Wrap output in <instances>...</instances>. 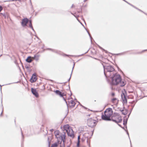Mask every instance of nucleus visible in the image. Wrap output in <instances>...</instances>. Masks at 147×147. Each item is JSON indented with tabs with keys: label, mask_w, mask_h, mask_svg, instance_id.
Masks as SVG:
<instances>
[{
	"label": "nucleus",
	"mask_w": 147,
	"mask_h": 147,
	"mask_svg": "<svg viewBox=\"0 0 147 147\" xmlns=\"http://www.w3.org/2000/svg\"><path fill=\"white\" fill-rule=\"evenodd\" d=\"M55 92L57 94L59 95L61 97H63L64 95V93H61L60 91L58 90H56Z\"/></svg>",
	"instance_id": "obj_15"
},
{
	"label": "nucleus",
	"mask_w": 147,
	"mask_h": 147,
	"mask_svg": "<svg viewBox=\"0 0 147 147\" xmlns=\"http://www.w3.org/2000/svg\"><path fill=\"white\" fill-rule=\"evenodd\" d=\"M32 58L30 56L28 57L26 59V61L28 63H31L32 60L31 59Z\"/></svg>",
	"instance_id": "obj_16"
},
{
	"label": "nucleus",
	"mask_w": 147,
	"mask_h": 147,
	"mask_svg": "<svg viewBox=\"0 0 147 147\" xmlns=\"http://www.w3.org/2000/svg\"><path fill=\"white\" fill-rule=\"evenodd\" d=\"M121 97L123 102L124 103H126L127 102V100L125 95L123 94V95H121Z\"/></svg>",
	"instance_id": "obj_14"
},
{
	"label": "nucleus",
	"mask_w": 147,
	"mask_h": 147,
	"mask_svg": "<svg viewBox=\"0 0 147 147\" xmlns=\"http://www.w3.org/2000/svg\"><path fill=\"white\" fill-rule=\"evenodd\" d=\"M39 57V56L38 55H35L34 57H32V59H36V60H38V57Z\"/></svg>",
	"instance_id": "obj_17"
},
{
	"label": "nucleus",
	"mask_w": 147,
	"mask_h": 147,
	"mask_svg": "<svg viewBox=\"0 0 147 147\" xmlns=\"http://www.w3.org/2000/svg\"><path fill=\"white\" fill-rule=\"evenodd\" d=\"M87 0H84V2H85V1H86Z\"/></svg>",
	"instance_id": "obj_24"
},
{
	"label": "nucleus",
	"mask_w": 147,
	"mask_h": 147,
	"mask_svg": "<svg viewBox=\"0 0 147 147\" xmlns=\"http://www.w3.org/2000/svg\"><path fill=\"white\" fill-rule=\"evenodd\" d=\"M97 122L96 120L92 118H90L88 120L87 124L89 127H92L96 126Z\"/></svg>",
	"instance_id": "obj_7"
},
{
	"label": "nucleus",
	"mask_w": 147,
	"mask_h": 147,
	"mask_svg": "<svg viewBox=\"0 0 147 147\" xmlns=\"http://www.w3.org/2000/svg\"><path fill=\"white\" fill-rule=\"evenodd\" d=\"M66 56H69V55H66Z\"/></svg>",
	"instance_id": "obj_25"
},
{
	"label": "nucleus",
	"mask_w": 147,
	"mask_h": 147,
	"mask_svg": "<svg viewBox=\"0 0 147 147\" xmlns=\"http://www.w3.org/2000/svg\"><path fill=\"white\" fill-rule=\"evenodd\" d=\"M111 102L114 105H117L118 102V100L116 98H114L112 99Z\"/></svg>",
	"instance_id": "obj_13"
},
{
	"label": "nucleus",
	"mask_w": 147,
	"mask_h": 147,
	"mask_svg": "<svg viewBox=\"0 0 147 147\" xmlns=\"http://www.w3.org/2000/svg\"><path fill=\"white\" fill-rule=\"evenodd\" d=\"M147 50H144V51H142V52H144V51H147Z\"/></svg>",
	"instance_id": "obj_23"
},
{
	"label": "nucleus",
	"mask_w": 147,
	"mask_h": 147,
	"mask_svg": "<svg viewBox=\"0 0 147 147\" xmlns=\"http://www.w3.org/2000/svg\"><path fill=\"white\" fill-rule=\"evenodd\" d=\"M75 104L74 101L72 99L69 100L68 101V105L70 108H72L74 107Z\"/></svg>",
	"instance_id": "obj_8"
},
{
	"label": "nucleus",
	"mask_w": 147,
	"mask_h": 147,
	"mask_svg": "<svg viewBox=\"0 0 147 147\" xmlns=\"http://www.w3.org/2000/svg\"><path fill=\"white\" fill-rule=\"evenodd\" d=\"M111 95H112V96H113L115 95V94L114 93H112Z\"/></svg>",
	"instance_id": "obj_22"
},
{
	"label": "nucleus",
	"mask_w": 147,
	"mask_h": 147,
	"mask_svg": "<svg viewBox=\"0 0 147 147\" xmlns=\"http://www.w3.org/2000/svg\"><path fill=\"white\" fill-rule=\"evenodd\" d=\"M37 79L36 76L35 75L33 74L30 79V82L32 83H33L35 82Z\"/></svg>",
	"instance_id": "obj_12"
},
{
	"label": "nucleus",
	"mask_w": 147,
	"mask_h": 147,
	"mask_svg": "<svg viewBox=\"0 0 147 147\" xmlns=\"http://www.w3.org/2000/svg\"><path fill=\"white\" fill-rule=\"evenodd\" d=\"M31 91L32 94L35 95L36 97H38V94L36 89L33 88H31Z\"/></svg>",
	"instance_id": "obj_10"
},
{
	"label": "nucleus",
	"mask_w": 147,
	"mask_h": 147,
	"mask_svg": "<svg viewBox=\"0 0 147 147\" xmlns=\"http://www.w3.org/2000/svg\"><path fill=\"white\" fill-rule=\"evenodd\" d=\"M3 9V8L1 6H0V12H1V10H2Z\"/></svg>",
	"instance_id": "obj_21"
},
{
	"label": "nucleus",
	"mask_w": 147,
	"mask_h": 147,
	"mask_svg": "<svg viewBox=\"0 0 147 147\" xmlns=\"http://www.w3.org/2000/svg\"><path fill=\"white\" fill-rule=\"evenodd\" d=\"M113 114V111L111 108H108L106 109L104 113L102 115V119L104 120L111 121L112 115Z\"/></svg>",
	"instance_id": "obj_2"
},
{
	"label": "nucleus",
	"mask_w": 147,
	"mask_h": 147,
	"mask_svg": "<svg viewBox=\"0 0 147 147\" xmlns=\"http://www.w3.org/2000/svg\"><path fill=\"white\" fill-rule=\"evenodd\" d=\"M104 74L105 75L107 76L106 73L107 72H112L114 70V68L111 65H109L107 64L106 65H104Z\"/></svg>",
	"instance_id": "obj_6"
},
{
	"label": "nucleus",
	"mask_w": 147,
	"mask_h": 147,
	"mask_svg": "<svg viewBox=\"0 0 147 147\" xmlns=\"http://www.w3.org/2000/svg\"><path fill=\"white\" fill-rule=\"evenodd\" d=\"M80 136H78V142L77 144V145L78 146H79V142H80L79 140L80 139Z\"/></svg>",
	"instance_id": "obj_19"
},
{
	"label": "nucleus",
	"mask_w": 147,
	"mask_h": 147,
	"mask_svg": "<svg viewBox=\"0 0 147 147\" xmlns=\"http://www.w3.org/2000/svg\"><path fill=\"white\" fill-rule=\"evenodd\" d=\"M112 83L113 85H119L121 87L124 86L126 84V82L122 80L121 76L118 74L115 75L112 78Z\"/></svg>",
	"instance_id": "obj_1"
},
{
	"label": "nucleus",
	"mask_w": 147,
	"mask_h": 147,
	"mask_svg": "<svg viewBox=\"0 0 147 147\" xmlns=\"http://www.w3.org/2000/svg\"><path fill=\"white\" fill-rule=\"evenodd\" d=\"M45 85L44 84L43 85L42 87V88H41V90H44L45 89Z\"/></svg>",
	"instance_id": "obj_20"
},
{
	"label": "nucleus",
	"mask_w": 147,
	"mask_h": 147,
	"mask_svg": "<svg viewBox=\"0 0 147 147\" xmlns=\"http://www.w3.org/2000/svg\"><path fill=\"white\" fill-rule=\"evenodd\" d=\"M29 20L27 18L22 20V25L24 27L26 26L27 23L29 22Z\"/></svg>",
	"instance_id": "obj_9"
},
{
	"label": "nucleus",
	"mask_w": 147,
	"mask_h": 147,
	"mask_svg": "<svg viewBox=\"0 0 147 147\" xmlns=\"http://www.w3.org/2000/svg\"><path fill=\"white\" fill-rule=\"evenodd\" d=\"M111 120L117 123H120L122 121L121 116L117 113H114V115L111 117Z\"/></svg>",
	"instance_id": "obj_5"
},
{
	"label": "nucleus",
	"mask_w": 147,
	"mask_h": 147,
	"mask_svg": "<svg viewBox=\"0 0 147 147\" xmlns=\"http://www.w3.org/2000/svg\"><path fill=\"white\" fill-rule=\"evenodd\" d=\"M63 130L65 131L68 136L71 137H74V132L71 127L68 125H66L63 126Z\"/></svg>",
	"instance_id": "obj_4"
},
{
	"label": "nucleus",
	"mask_w": 147,
	"mask_h": 147,
	"mask_svg": "<svg viewBox=\"0 0 147 147\" xmlns=\"http://www.w3.org/2000/svg\"><path fill=\"white\" fill-rule=\"evenodd\" d=\"M29 25L30 27L31 28L33 29V28L32 25V24L31 21H30V20L29 21Z\"/></svg>",
	"instance_id": "obj_18"
},
{
	"label": "nucleus",
	"mask_w": 147,
	"mask_h": 147,
	"mask_svg": "<svg viewBox=\"0 0 147 147\" xmlns=\"http://www.w3.org/2000/svg\"><path fill=\"white\" fill-rule=\"evenodd\" d=\"M61 140H57V142L52 144L51 147H57L59 144H61Z\"/></svg>",
	"instance_id": "obj_11"
},
{
	"label": "nucleus",
	"mask_w": 147,
	"mask_h": 147,
	"mask_svg": "<svg viewBox=\"0 0 147 147\" xmlns=\"http://www.w3.org/2000/svg\"><path fill=\"white\" fill-rule=\"evenodd\" d=\"M54 134L57 139V140L63 141V144L60 145V147H64V142L65 141V138L66 137V134L64 133L61 134L59 130H56L54 132Z\"/></svg>",
	"instance_id": "obj_3"
}]
</instances>
